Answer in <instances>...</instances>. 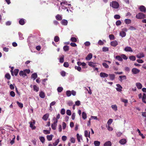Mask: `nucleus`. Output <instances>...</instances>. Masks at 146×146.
<instances>
[{"label":"nucleus","mask_w":146,"mask_h":146,"mask_svg":"<svg viewBox=\"0 0 146 146\" xmlns=\"http://www.w3.org/2000/svg\"><path fill=\"white\" fill-rule=\"evenodd\" d=\"M68 21H67L65 19H63L61 21V24L64 25H67L68 24Z\"/></svg>","instance_id":"nucleus-19"},{"label":"nucleus","mask_w":146,"mask_h":146,"mask_svg":"<svg viewBox=\"0 0 146 146\" xmlns=\"http://www.w3.org/2000/svg\"><path fill=\"white\" fill-rule=\"evenodd\" d=\"M92 57V55L91 53H89L86 57V59L87 60H90Z\"/></svg>","instance_id":"nucleus-18"},{"label":"nucleus","mask_w":146,"mask_h":146,"mask_svg":"<svg viewBox=\"0 0 146 146\" xmlns=\"http://www.w3.org/2000/svg\"><path fill=\"white\" fill-rule=\"evenodd\" d=\"M54 40L55 42H58L59 40V38L58 36H55L54 37Z\"/></svg>","instance_id":"nucleus-44"},{"label":"nucleus","mask_w":146,"mask_h":146,"mask_svg":"<svg viewBox=\"0 0 146 146\" xmlns=\"http://www.w3.org/2000/svg\"><path fill=\"white\" fill-rule=\"evenodd\" d=\"M136 17L139 19H143L145 18H146V15H145L142 13H139L136 15Z\"/></svg>","instance_id":"nucleus-2"},{"label":"nucleus","mask_w":146,"mask_h":146,"mask_svg":"<svg viewBox=\"0 0 146 146\" xmlns=\"http://www.w3.org/2000/svg\"><path fill=\"white\" fill-rule=\"evenodd\" d=\"M19 39L21 40H22L24 38L22 37V33L20 32H19Z\"/></svg>","instance_id":"nucleus-50"},{"label":"nucleus","mask_w":146,"mask_h":146,"mask_svg":"<svg viewBox=\"0 0 146 146\" xmlns=\"http://www.w3.org/2000/svg\"><path fill=\"white\" fill-rule=\"evenodd\" d=\"M34 90L36 92H38L39 90V87L36 85H34L33 86Z\"/></svg>","instance_id":"nucleus-28"},{"label":"nucleus","mask_w":146,"mask_h":146,"mask_svg":"<svg viewBox=\"0 0 146 146\" xmlns=\"http://www.w3.org/2000/svg\"><path fill=\"white\" fill-rule=\"evenodd\" d=\"M56 19L57 20L60 21L62 19V17L61 15H57L56 16Z\"/></svg>","instance_id":"nucleus-33"},{"label":"nucleus","mask_w":146,"mask_h":146,"mask_svg":"<svg viewBox=\"0 0 146 146\" xmlns=\"http://www.w3.org/2000/svg\"><path fill=\"white\" fill-rule=\"evenodd\" d=\"M60 74L62 76H66V72L64 71H62L60 72Z\"/></svg>","instance_id":"nucleus-61"},{"label":"nucleus","mask_w":146,"mask_h":146,"mask_svg":"<svg viewBox=\"0 0 146 146\" xmlns=\"http://www.w3.org/2000/svg\"><path fill=\"white\" fill-rule=\"evenodd\" d=\"M66 113L67 115H70L71 114V111L69 110H68L66 111Z\"/></svg>","instance_id":"nucleus-55"},{"label":"nucleus","mask_w":146,"mask_h":146,"mask_svg":"<svg viewBox=\"0 0 146 146\" xmlns=\"http://www.w3.org/2000/svg\"><path fill=\"white\" fill-rule=\"evenodd\" d=\"M37 77V75L36 73H35L32 74L31 78L35 80Z\"/></svg>","instance_id":"nucleus-15"},{"label":"nucleus","mask_w":146,"mask_h":146,"mask_svg":"<svg viewBox=\"0 0 146 146\" xmlns=\"http://www.w3.org/2000/svg\"><path fill=\"white\" fill-rule=\"evenodd\" d=\"M117 87L116 88V90L119 92H121L122 91V87L119 84H117L116 85Z\"/></svg>","instance_id":"nucleus-6"},{"label":"nucleus","mask_w":146,"mask_h":146,"mask_svg":"<svg viewBox=\"0 0 146 146\" xmlns=\"http://www.w3.org/2000/svg\"><path fill=\"white\" fill-rule=\"evenodd\" d=\"M59 142V139H57L56 141H55V143H53V146H56L58 144Z\"/></svg>","instance_id":"nucleus-40"},{"label":"nucleus","mask_w":146,"mask_h":146,"mask_svg":"<svg viewBox=\"0 0 146 146\" xmlns=\"http://www.w3.org/2000/svg\"><path fill=\"white\" fill-rule=\"evenodd\" d=\"M115 58L117 59V60L122 61L123 60V59L122 58L119 56H117L115 57Z\"/></svg>","instance_id":"nucleus-30"},{"label":"nucleus","mask_w":146,"mask_h":146,"mask_svg":"<svg viewBox=\"0 0 146 146\" xmlns=\"http://www.w3.org/2000/svg\"><path fill=\"white\" fill-rule=\"evenodd\" d=\"M66 95L67 96L69 97L71 95V92L70 90H68L66 92Z\"/></svg>","instance_id":"nucleus-43"},{"label":"nucleus","mask_w":146,"mask_h":146,"mask_svg":"<svg viewBox=\"0 0 146 146\" xmlns=\"http://www.w3.org/2000/svg\"><path fill=\"white\" fill-rule=\"evenodd\" d=\"M58 120H55L54 123L51 125V127L52 129L53 130H55L56 127L57 125V123L58 122Z\"/></svg>","instance_id":"nucleus-4"},{"label":"nucleus","mask_w":146,"mask_h":146,"mask_svg":"<svg viewBox=\"0 0 146 146\" xmlns=\"http://www.w3.org/2000/svg\"><path fill=\"white\" fill-rule=\"evenodd\" d=\"M10 95L12 97H14L15 96V92L13 91H11L10 92Z\"/></svg>","instance_id":"nucleus-60"},{"label":"nucleus","mask_w":146,"mask_h":146,"mask_svg":"<svg viewBox=\"0 0 146 146\" xmlns=\"http://www.w3.org/2000/svg\"><path fill=\"white\" fill-rule=\"evenodd\" d=\"M53 137V135H47L46 138L48 140L50 141L52 139V138Z\"/></svg>","instance_id":"nucleus-22"},{"label":"nucleus","mask_w":146,"mask_h":146,"mask_svg":"<svg viewBox=\"0 0 146 146\" xmlns=\"http://www.w3.org/2000/svg\"><path fill=\"white\" fill-rule=\"evenodd\" d=\"M70 141L72 143H74L75 142V139L73 137L71 138Z\"/></svg>","instance_id":"nucleus-64"},{"label":"nucleus","mask_w":146,"mask_h":146,"mask_svg":"<svg viewBox=\"0 0 146 146\" xmlns=\"http://www.w3.org/2000/svg\"><path fill=\"white\" fill-rule=\"evenodd\" d=\"M146 94L143 93L142 97V100L143 102L146 104Z\"/></svg>","instance_id":"nucleus-14"},{"label":"nucleus","mask_w":146,"mask_h":146,"mask_svg":"<svg viewBox=\"0 0 146 146\" xmlns=\"http://www.w3.org/2000/svg\"><path fill=\"white\" fill-rule=\"evenodd\" d=\"M90 131L89 132V133H88L87 131L86 130L84 131V135L86 137H88L89 138H90Z\"/></svg>","instance_id":"nucleus-20"},{"label":"nucleus","mask_w":146,"mask_h":146,"mask_svg":"<svg viewBox=\"0 0 146 146\" xmlns=\"http://www.w3.org/2000/svg\"><path fill=\"white\" fill-rule=\"evenodd\" d=\"M16 103L18 106L21 108H22L23 107V105L22 103H20L18 101Z\"/></svg>","instance_id":"nucleus-39"},{"label":"nucleus","mask_w":146,"mask_h":146,"mask_svg":"<svg viewBox=\"0 0 146 146\" xmlns=\"http://www.w3.org/2000/svg\"><path fill=\"white\" fill-rule=\"evenodd\" d=\"M39 139L40 140V141L42 143L44 142L45 139L44 137L43 136H41L39 137Z\"/></svg>","instance_id":"nucleus-31"},{"label":"nucleus","mask_w":146,"mask_h":146,"mask_svg":"<svg viewBox=\"0 0 146 146\" xmlns=\"http://www.w3.org/2000/svg\"><path fill=\"white\" fill-rule=\"evenodd\" d=\"M63 88L62 87H59L57 89V91L58 92H61L62 91Z\"/></svg>","instance_id":"nucleus-45"},{"label":"nucleus","mask_w":146,"mask_h":146,"mask_svg":"<svg viewBox=\"0 0 146 146\" xmlns=\"http://www.w3.org/2000/svg\"><path fill=\"white\" fill-rule=\"evenodd\" d=\"M65 110L64 108H62L61 109L60 111V113L62 115H64L65 113Z\"/></svg>","instance_id":"nucleus-57"},{"label":"nucleus","mask_w":146,"mask_h":146,"mask_svg":"<svg viewBox=\"0 0 146 146\" xmlns=\"http://www.w3.org/2000/svg\"><path fill=\"white\" fill-rule=\"evenodd\" d=\"M136 85L138 89H141L142 88V85L140 83H137L136 84Z\"/></svg>","instance_id":"nucleus-24"},{"label":"nucleus","mask_w":146,"mask_h":146,"mask_svg":"<svg viewBox=\"0 0 146 146\" xmlns=\"http://www.w3.org/2000/svg\"><path fill=\"white\" fill-rule=\"evenodd\" d=\"M102 50L104 52L108 51L109 50V48L107 47H104L103 48Z\"/></svg>","instance_id":"nucleus-53"},{"label":"nucleus","mask_w":146,"mask_h":146,"mask_svg":"<svg viewBox=\"0 0 146 146\" xmlns=\"http://www.w3.org/2000/svg\"><path fill=\"white\" fill-rule=\"evenodd\" d=\"M121 101L125 103H127L128 102V100L127 99H124L123 98H121Z\"/></svg>","instance_id":"nucleus-62"},{"label":"nucleus","mask_w":146,"mask_h":146,"mask_svg":"<svg viewBox=\"0 0 146 146\" xmlns=\"http://www.w3.org/2000/svg\"><path fill=\"white\" fill-rule=\"evenodd\" d=\"M111 143L110 141L106 142L104 144V146H111Z\"/></svg>","instance_id":"nucleus-23"},{"label":"nucleus","mask_w":146,"mask_h":146,"mask_svg":"<svg viewBox=\"0 0 146 146\" xmlns=\"http://www.w3.org/2000/svg\"><path fill=\"white\" fill-rule=\"evenodd\" d=\"M5 77L8 80H9L11 78V76L9 73L6 74L5 75Z\"/></svg>","instance_id":"nucleus-41"},{"label":"nucleus","mask_w":146,"mask_h":146,"mask_svg":"<svg viewBox=\"0 0 146 146\" xmlns=\"http://www.w3.org/2000/svg\"><path fill=\"white\" fill-rule=\"evenodd\" d=\"M137 57L139 58H141L144 56V55L143 53H140L136 56Z\"/></svg>","instance_id":"nucleus-21"},{"label":"nucleus","mask_w":146,"mask_h":146,"mask_svg":"<svg viewBox=\"0 0 146 146\" xmlns=\"http://www.w3.org/2000/svg\"><path fill=\"white\" fill-rule=\"evenodd\" d=\"M112 108L115 111H116L117 110V107L116 105H112L111 106Z\"/></svg>","instance_id":"nucleus-42"},{"label":"nucleus","mask_w":146,"mask_h":146,"mask_svg":"<svg viewBox=\"0 0 146 146\" xmlns=\"http://www.w3.org/2000/svg\"><path fill=\"white\" fill-rule=\"evenodd\" d=\"M124 50L126 52H132L133 50L129 46H127L125 48Z\"/></svg>","instance_id":"nucleus-11"},{"label":"nucleus","mask_w":146,"mask_h":146,"mask_svg":"<svg viewBox=\"0 0 146 146\" xmlns=\"http://www.w3.org/2000/svg\"><path fill=\"white\" fill-rule=\"evenodd\" d=\"M35 123V122H29V123L30 124V127L33 129H36V127L34 125Z\"/></svg>","instance_id":"nucleus-12"},{"label":"nucleus","mask_w":146,"mask_h":146,"mask_svg":"<svg viewBox=\"0 0 146 146\" xmlns=\"http://www.w3.org/2000/svg\"><path fill=\"white\" fill-rule=\"evenodd\" d=\"M30 72V70L29 69H26L20 71L19 73V75L21 76L25 77L27 76V74H29Z\"/></svg>","instance_id":"nucleus-1"},{"label":"nucleus","mask_w":146,"mask_h":146,"mask_svg":"<svg viewBox=\"0 0 146 146\" xmlns=\"http://www.w3.org/2000/svg\"><path fill=\"white\" fill-rule=\"evenodd\" d=\"M109 76L110 80H113L115 79V76L114 74H109Z\"/></svg>","instance_id":"nucleus-16"},{"label":"nucleus","mask_w":146,"mask_h":146,"mask_svg":"<svg viewBox=\"0 0 146 146\" xmlns=\"http://www.w3.org/2000/svg\"><path fill=\"white\" fill-rule=\"evenodd\" d=\"M126 142V140L124 139H123L120 140L119 141V143L122 145L125 144V143Z\"/></svg>","instance_id":"nucleus-25"},{"label":"nucleus","mask_w":146,"mask_h":146,"mask_svg":"<svg viewBox=\"0 0 146 146\" xmlns=\"http://www.w3.org/2000/svg\"><path fill=\"white\" fill-rule=\"evenodd\" d=\"M49 114L48 113H46L42 117V119L45 121H46L49 117Z\"/></svg>","instance_id":"nucleus-13"},{"label":"nucleus","mask_w":146,"mask_h":146,"mask_svg":"<svg viewBox=\"0 0 146 146\" xmlns=\"http://www.w3.org/2000/svg\"><path fill=\"white\" fill-rule=\"evenodd\" d=\"M63 66L64 67L67 68L68 67L69 65L68 62H65Z\"/></svg>","instance_id":"nucleus-56"},{"label":"nucleus","mask_w":146,"mask_h":146,"mask_svg":"<svg viewBox=\"0 0 146 146\" xmlns=\"http://www.w3.org/2000/svg\"><path fill=\"white\" fill-rule=\"evenodd\" d=\"M119 80L121 82H122L123 80H126L127 79L125 75L119 76Z\"/></svg>","instance_id":"nucleus-9"},{"label":"nucleus","mask_w":146,"mask_h":146,"mask_svg":"<svg viewBox=\"0 0 146 146\" xmlns=\"http://www.w3.org/2000/svg\"><path fill=\"white\" fill-rule=\"evenodd\" d=\"M39 95L40 97L42 98H44L45 96L44 93L42 91L40 92Z\"/></svg>","instance_id":"nucleus-26"},{"label":"nucleus","mask_w":146,"mask_h":146,"mask_svg":"<svg viewBox=\"0 0 146 146\" xmlns=\"http://www.w3.org/2000/svg\"><path fill=\"white\" fill-rule=\"evenodd\" d=\"M113 120L111 119H109L107 122V124L108 125H110V124L112 122Z\"/></svg>","instance_id":"nucleus-52"},{"label":"nucleus","mask_w":146,"mask_h":146,"mask_svg":"<svg viewBox=\"0 0 146 146\" xmlns=\"http://www.w3.org/2000/svg\"><path fill=\"white\" fill-rule=\"evenodd\" d=\"M121 22L119 20H117L116 22V25L117 26H119L121 25Z\"/></svg>","instance_id":"nucleus-54"},{"label":"nucleus","mask_w":146,"mask_h":146,"mask_svg":"<svg viewBox=\"0 0 146 146\" xmlns=\"http://www.w3.org/2000/svg\"><path fill=\"white\" fill-rule=\"evenodd\" d=\"M82 118L84 119H86L87 118V115L86 113L84 112H83L82 113Z\"/></svg>","instance_id":"nucleus-29"},{"label":"nucleus","mask_w":146,"mask_h":146,"mask_svg":"<svg viewBox=\"0 0 146 146\" xmlns=\"http://www.w3.org/2000/svg\"><path fill=\"white\" fill-rule=\"evenodd\" d=\"M44 133L45 134H49L50 133V131L47 130H43Z\"/></svg>","instance_id":"nucleus-59"},{"label":"nucleus","mask_w":146,"mask_h":146,"mask_svg":"<svg viewBox=\"0 0 146 146\" xmlns=\"http://www.w3.org/2000/svg\"><path fill=\"white\" fill-rule=\"evenodd\" d=\"M100 76L102 78L107 77L108 76V75L104 72H101L100 73Z\"/></svg>","instance_id":"nucleus-10"},{"label":"nucleus","mask_w":146,"mask_h":146,"mask_svg":"<svg viewBox=\"0 0 146 146\" xmlns=\"http://www.w3.org/2000/svg\"><path fill=\"white\" fill-rule=\"evenodd\" d=\"M126 35V33L123 31H121L120 33V35L122 37H125Z\"/></svg>","instance_id":"nucleus-32"},{"label":"nucleus","mask_w":146,"mask_h":146,"mask_svg":"<svg viewBox=\"0 0 146 146\" xmlns=\"http://www.w3.org/2000/svg\"><path fill=\"white\" fill-rule=\"evenodd\" d=\"M129 58L131 60L134 61L135 60L136 58L134 56H129Z\"/></svg>","instance_id":"nucleus-46"},{"label":"nucleus","mask_w":146,"mask_h":146,"mask_svg":"<svg viewBox=\"0 0 146 146\" xmlns=\"http://www.w3.org/2000/svg\"><path fill=\"white\" fill-rule=\"evenodd\" d=\"M63 49L64 51L65 52L68 51L69 50V46L67 45H65L63 47Z\"/></svg>","instance_id":"nucleus-37"},{"label":"nucleus","mask_w":146,"mask_h":146,"mask_svg":"<svg viewBox=\"0 0 146 146\" xmlns=\"http://www.w3.org/2000/svg\"><path fill=\"white\" fill-rule=\"evenodd\" d=\"M71 40L73 42H76L77 41L76 38L74 37H72L71 38Z\"/></svg>","instance_id":"nucleus-63"},{"label":"nucleus","mask_w":146,"mask_h":146,"mask_svg":"<svg viewBox=\"0 0 146 146\" xmlns=\"http://www.w3.org/2000/svg\"><path fill=\"white\" fill-rule=\"evenodd\" d=\"M64 56L62 55V57L60 58V63H63L64 62Z\"/></svg>","instance_id":"nucleus-47"},{"label":"nucleus","mask_w":146,"mask_h":146,"mask_svg":"<svg viewBox=\"0 0 146 146\" xmlns=\"http://www.w3.org/2000/svg\"><path fill=\"white\" fill-rule=\"evenodd\" d=\"M139 8L140 11L141 12L145 13L146 11V8L144 6H140Z\"/></svg>","instance_id":"nucleus-7"},{"label":"nucleus","mask_w":146,"mask_h":146,"mask_svg":"<svg viewBox=\"0 0 146 146\" xmlns=\"http://www.w3.org/2000/svg\"><path fill=\"white\" fill-rule=\"evenodd\" d=\"M110 44L112 46L115 47L117 45L118 43L116 40H115L111 41L110 42Z\"/></svg>","instance_id":"nucleus-8"},{"label":"nucleus","mask_w":146,"mask_h":146,"mask_svg":"<svg viewBox=\"0 0 146 146\" xmlns=\"http://www.w3.org/2000/svg\"><path fill=\"white\" fill-rule=\"evenodd\" d=\"M124 22L126 24H129L131 23V20L129 19H126L125 20Z\"/></svg>","instance_id":"nucleus-27"},{"label":"nucleus","mask_w":146,"mask_h":146,"mask_svg":"<svg viewBox=\"0 0 146 146\" xmlns=\"http://www.w3.org/2000/svg\"><path fill=\"white\" fill-rule=\"evenodd\" d=\"M131 71L133 74H138L140 72V70H139L135 68H133Z\"/></svg>","instance_id":"nucleus-5"},{"label":"nucleus","mask_w":146,"mask_h":146,"mask_svg":"<svg viewBox=\"0 0 146 146\" xmlns=\"http://www.w3.org/2000/svg\"><path fill=\"white\" fill-rule=\"evenodd\" d=\"M120 16L119 15H116L114 16V18L115 19H119Z\"/></svg>","instance_id":"nucleus-58"},{"label":"nucleus","mask_w":146,"mask_h":146,"mask_svg":"<svg viewBox=\"0 0 146 146\" xmlns=\"http://www.w3.org/2000/svg\"><path fill=\"white\" fill-rule=\"evenodd\" d=\"M78 142L80 141V139H82V136L81 135H80L79 133H77L76 134Z\"/></svg>","instance_id":"nucleus-17"},{"label":"nucleus","mask_w":146,"mask_h":146,"mask_svg":"<svg viewBox=\"0 0 146 146\" xmlns=\"http://www.w3.org/2000/svg\"><path fill=\"white\" fill-rule=\"evenodd\" d=\"M109 38L110 40H112L114 39V36L112 34L110 35L109 36Z\"/></svg>","instance_id":"nucleus-51"},{"label":"nucleus","mask_w":146,"mask_h":146,"mask_svg":"<svg viewBox=\"0 0 146 146\" xmlns=\"http://www.w3.org/2000/svg\"><path fill=\"white\" fill-rule=\"evenodd\" d=\"M110 5L111 6H112L113 8L115 9L118 8L119 6L118 3L115 1H113L112 3H110Z\"/></svg>","instance_id":"nucleus-3"},{"label":"nucleus","mask_w":146,"mask_h":146,"mask_svg":"<svg viewBox=\"0 0 146 146\" xmlns=\"http://www.w3.org/2000/svg\"><path fill=\"white\" fill-rule=\"evenodd\" d=\"M102 65L105 68H108L109 67L108 65L106 63L103 62L102 63Z\"/></svg>","instance_id":"nucleus-48"},{"label":"nucleus","mask_w":146,"mask_h":146,"mask_svg":"<svg viewBox=\"0 0 146 146\" xmlns=\"http://www.w3.org/2000/svg\"><path fill=\"white\" fill-rule=\"evenodd\" d=\"M94 143L95 146H99L100 144V142L99 141H94Z\"/></svg>","instance_id":"nucleus-36"},{"label":"nucleus","mask_w":146,"mask_h":146,"mask_svg":"<svg viewBox=\"0 0 146 146\" xmlns=\"http://www.w3.org/2000/svg\"><path fill=\"white\" fill-rule=\"evenodd\" d=\"M75 68L79 72H81V67L79 66H75Z\"/></svg>","instance_id":"nucleus-49"},{"label":"nucleus","mask_w":146,"mask_h":146,"mask_svg":"<svg viewBox=\"0 0 146 146\" xmlns=\"http://www.w3.org/2000/svg\"><path fill=\"white\" fill-rule=\"evenodd\" d=\"M19 23L21 25H23L25 23L24 20L23 19H21L19 21Z\"/></svg>","instance_id":"nucleus-34"},{"label":"nucleus","mask_w":146,"mask_h":146,"mask_svg":"<svg viewBox=\"0 0 146 146\" xmlns=\"http://www.w3.org/2000/svg\"><path fill=\"white\" fill-rule=\"evenodd\" d=\"M88 65L92 67H95L96 66L95 63L91 62H90L88 63Z\"/></svg>","instance_id":"nucleus-38"},{"label":"nucleus","mask_w":146,"mask_h":146,"mask_svg":"<svg viewBox=\"0 0 146 146\" xmlns=\"http://www.w3.org/2000/svg\"><path fill=\"white\" fill-rule=\"evenodd\" d=\"M19 72V70L18 69H15L14 70V72H13V74H14V75H15V76H17Z\"/></svg>","instance_id":"nucleus-35"}]
</instances>
